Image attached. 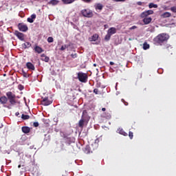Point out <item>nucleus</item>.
<instances>
[{"instance_id": "f257e3e1", "label": "nucleus", "mask_w": 176, "mask_h": 176, "mask_svg": "<svg viewBox=\"0 0 176 176\" xmlns=\"http://www.w3.org/2000/svg\"><path fill=\"white\" fill-rule=\"evenodd\" d=\"M168 40V35L164 33H162L159 34L154 38V42L157 43V45H163V43H164V42H166V41Z\"/></svg>"}, {"instance_id": "f03ea898", "label": "nucleus", "mask_w": 176, "mask_h": 176, "mask_svg": "<svg viewBox=\"0 0 176 176\" xmlns=\"http://www.w3.org/2000/svg\"><path fill=\"white\" fill-rule=\"evenodd\" d=\"M6 95L8 100H9L10 105H16V104H17V100H16V95L13 94V92L8 91Z\"/></svg>"}, {"instance_id": "7ed1b4c3", "label": "nucleus", "mask_w": 176, "mask_h": 176, "mask_svg": "<svg viewBox=\"0 0 176 176\" xmlns=\"http://www.w3.org/2000/svg\"><path fill=\"white\" fill-rule=\"evenodd\" d=\"M78 79L82 83H86L87 82V74L83 72H78Z\"/></svg>"}, {"instance_id": "20e7f679", "label": "nucleus", "mask_w": 176, "mask_h": 176, "mask_svg": "<svg viewBox=\"0 0 176 176\" xmlns=\"http://www.w3.org/2000/svg\"><path fill=\"white\" fill-rule=\"evenodd\" d=\"M81 13L84 17H91L93 16V11L89 9H84L81 10Z\"/></svg>"}, {"instance_id": "39448f33", "label": "nucleus", "mask_w": 176, "mask_h": 176, "mask_svg": "<svg viewBox=\"0 0 176 176\" xmlns=\"http://www.w3.org/2000/svg\"><path fill=\"white\" fill-rule=\"evenodd\" d=\"M18 28L22 32H27L28 31V26L24 23H19Z\"/></svg>"}, {"instance_id": "423d86ee", "label": "nucleus", "mask_w": 176, "mask_h": 176, "mask_svg": "<svg viewBox=\"0 0 176 176\" xmlns=\"http://www.w3.org/2000/svg\"><path fill=\"white\" fill-rule=\"evenodd\" d=\"M53 102L52 100H49V98L45 97L43 98V100L41 101L42 105H44L45 107H47V105H50Z\"/></svg>"}, {"instance_id": "0eeeda50", "label": "nucleus", "mask_w": 176, "mask_h": 176, "mask_svg": "<svg viewBox=\"0 0 176 176\" xmlns=\"http://www.w3.org/2000/svg\"><path fill=\"white\" fill-rule=\"evenodd\" d=\"M108 39H111V36L113 35V34H116V29L115 28H111L108 30Z\"/></svg>"}, {"instance_id": "6e6552de", "label": "nucleus", "mask_w": 176, "mask_h": 176, "mask_svg": "<svg viewBox=\"0 0 176 176\" xmlns=\"http://www.w3.org/2000/svg\"><path fill=\"white\" fill-rule=\"evenodd\" d=\"M94 8L97 12H101V10H102V9H104V5H102L100 3H98L94 5Z\"/></svg>"}, {"instance_id": "1a4fd4ad", "label": "nucleus", "mask_w": 176, "mask_h": 176, "mask_svg": "<svg viewBox=\"0 0 176 176\" xmlns=\"http://www.w3.org/2000/svg\"><path fill=\"white\" fill-rule=\"evenodd\" d=\"M15 35L20 41H24V34L19 32V31H15Z\"/></svg>"}, {"instance_id": "9d476101", "label": "nucleus", "mask_w": 176, "mask_h": 176, "mask_svg": "<svg viewBox=\"0 0 176 176\" xmlns=\"http://www.w3.org/2000/svg\"><path fill=\"white\" fill-rule=\"evenodd\" d=\"M8 97L5 96L0 97V104L5 105V104H8Z\"/></svg>"}, {"instance_id": "9b49d317", "label": "nucleus", "mask_w": 176, "mask_h": 176, "mask_svg": "<svg viewBox=\"0 0 176 176\" xmlns=\"http://www.w3.org/2000/svg\"><path fill=\"white\" fill-rule=\"evenodd\" d=\"M26 67L27 68H28L30 71H35V66L34 65V64H32L30 62H28L26 63Z\"/></svg>"}, {"instance_id": "f8f14e48", "label": "nucleus", "mask_w": 176, "mask_h": 176, "mask_svg": "<svg viewBox=\"0 0 176 176\" xmlns=\"http://www.w3.org/2000/svg\"><path fill=\"white\" fill-rule=\"evenodd\" d=\"M34 52H36V53H38L39 54H41V53H43V49H42V47L36 45L34 47Z\"/></svg>"}, {"instance_id": "ddd939ff", "label": "nucleus", "mask_w": 176, "mask_h": 176, "mask_svg": "<svg viewBox=\"0 0 176 176\" xmlns=\"http://www.w3.org/2000/svg\"><path fill=\"white\" fill-rule=\"evenodd\" d=\"M98 40V34H95L91 38H89L90 42H96Z\"/></svg>"}, {"instance_id": "4468645a", "label": "nucleus", "mask_w": 176, "mask_h": 176, "mask_svg": "<svg viewBox=\"0 0 176 176\" xmlns=\"http://www.w3.org/2000/svg\"><path fill=\"white\" fill-rule=\"evenodd\" d=\"M151 21H152V18L151 17H145L143 18V23L145 25H148L151 23Z\"/></svg>"}, {"instance_id": "2eb2a0df", "label": "nucleus", "mask_w": 176, "mask_h": 176, "mask_svg": "<svg viewBox=\"0 0 176 176\" xmlns=\"http://www.w3.org/2000/svg\"><path fill=\"white\" fill-rule=\"evenodd\" d=\"M22 131L25 134H28V133H30V131H31V129L28 126H23L22 127Z\"/></svg>"}, {"instance_id": "dca6fc26", "label": "nucleus", "mask_w": 176, "mask_h": 176, "mask_svg": "<svg viewBox=\"0 0 176 176\" xmlns=\"http://www.w3.org/2000/svg\"><path fill=\"white\" fill-rule=\"evenodd\" d=\"M117 133H118L119 134H121L122 135H124L125 137L127 136V133H126L123 129L122 128H119L118 130H117Z\"/></svg>"}, {"instance_id": "f3484780", "label": "nucleus", "mask_w": 176, "mask_h": 176, "mask_svg": "<svg viewBox=\"0 0 176 176\" xmlns=\"http://www.w3.org/2000/svg\"><path fill=\"white\" fill-rule=\"evenodd\" d=\"M48 4L56 6V5H58V0H51L49 1Z\"/></svg>"}, {"instance_id": "a211bd4d", "label": "nucleus", "mask_w": 176, "mask_h": 176, "mask_svg": "<svg viewBox=\"0 0 176 176\" xmlns=\"http://www.w3.org/2000/svg\"><path fill=\"white\" fill-rule=\"evenodd\" d=\"M162 17H163L164 19H166L167 17H171V13L166 12L162 14Z\"/></svg>"}, {"instance_id": "6ab92c4d", "label": "nucleus", "mask_w": 176, "mask_h": 176, "mask_svg": "<svg viewBox=\"0 0 176 176\" xmlns=\"http://www.w3.org/2000/svg\"><path fill=\"white\" fill-rule=\"evenodd\" d=\"M75 1L76 0H62L63 3H65V5H69V3H74V1Z\"/></svg>"}, {"instance_id": "aec40b11", "label": "nucleus", "mask_w": 176, "mask_h": 176, "mask_svg": "<svg viewBox=\"0 0 176 176\" xmlns=\"http://www.w3.org/2000/svg\"><path fill=\"white\" fill-rule=\"evenodd\" d=\"M43 61H45V63H49V57L46 56L44 54L41 55Z\"/></svg>"}, {"instance_id": "412c9836", "label": "nucleus", "mask_w": 176, "mask_h": 176, "mask_svg": "<svg viewBox=\"0 0 176 176\" xmlns=\"http://www.w3.org/2000/svg\"><path fill=\"white\" fill-rule=\"evenodd\" d=\"M23 47H24V49H28V47H31V43L26 42V43H23Z\"/></svg>"}, {"instance_id": "4be33fe9", "label": "nucleus", "mask_w": 176, "mask_h": 176, "mask_svg": "<svg viewBox=\"0 0 176 176\" xmlns=\"http://www.w3.org/2000/svg\"><path fill=\"white\" fill-rule=\"evenodd\" d=\"M148 16H149V15H148L147 11H144V12H143L141 14V17H142V19H144V18H145V17H148Z\"/></svg>"}, {"instance_id": "5701e85b", "label": "nucleus", "mask_w": 176, "mask_h": 176, "mask_svg": "<svg viewBox=\"0 0 176 176\" xmlns=\"http://www.w3.org/2000/svg\"><path fill=\"white\" fill-rule=\"evenodd\" d=\"M143 49L144 50H148V49H149V44H148V43H144L143 44Z\"/></svg>"}, {"instance_id": "b1692460", "label": "nucleus", "mask_w": 176, "mask_h": 176, "mask_svg": "<svg viewBox=\"0 0 176 176\" xmlns=\"http://www.w3.org/2000/svg\"><path fill=\"white\" fill-rule=\"evenodd\" d=\"M84 124H85V120H83V119L80 120V121L78 122L79 127H83Z\"/></svg>"}, {"instance_id": "393cba45", "label": "nucleus", "mask_w": 176, "mask_h": 176, "mask_svg": "<svg viewBox=\"0 0 176 176\" xmlns=\"http://www.w3.org/2000/svg\"><path fill=\"white\" fill-rule=\"evenodd\" d=\"M21 118L23 120H28V119H30V116L22 114Z\"/></svg>"}, {"instance_id": "a878e982", "label": "nucleus", "mask_w": 176, "mask_h": 176, "mask_svg": "<svg viewBox=\"0 0 176 176\" xmlns=\"http://www.w3.org/2000/svg\"><path fill=\"white\" fill-rule=\"evenodd\" d=\"M148 8L149 9H152V8H157V4H155L153 3H151L149 5H148Z\"/></svg>"}, {"instance_id": "bb28decb", "label": "nucleus", "mask_w": 176, "mask_h": 176, "mask_svg": "<svg viewBox=\"0 0 176 176\" xmlns=\"http://www.w3.org/2000/svg\"><path fill=\"white\" fill-rule=\"evenodd\" d=\"M54 41V39L53 38V37L50 36L47 38V42L48 43H52V42Z\"/></svg>"}, {"instance_id": "cd10ccee", "label": "nucleus", "mask_w": 176, "mask_h": 176, "mask_svg": "<svg viewBox=\"0 0 176 176\" xmlns=\"http://www.w3.org/2000/svg\"><path fill=\"white\" fill-rule=\"evenodd\" d=\"M129 137L130 138L131 140H133V133L131 131H129Z\"/></svg>"}, {"instance_id": "c85d7f7f", "label": "nucleus", "mask_w": 176, "mask_h": 176, "mask_svg": "<svg viewBox=\"0 0 176 176\" xmlns=\"http://www.w3.org/2000/svg\"><path fill=\"white\" fill-rule=\"evenodd\" d=\"M65 49H67V45H62L60 50L63 51L65 50Z\"/></svg>"}, {"instance_id": "c756f323", "label": "nucleus", "mask_w": 176, "mask_h": 176, "mask_svg": "<svg viewBox=\"0 0 176 176\" xmlns=\"http://www.w3.org/2000/svg\"><path fill=\"white\" fill-rule=\"evenodd\" d=\"M27 21H28V23H34V19H32L31 16L28 18Z\"/></svg>"}, {"instance_id": "7c9ffc66", "label": "nucleus", "mask_w": 176, "mask_h": 176, "mask_svg": "<svg viewBox=\"0 0 176 176\" xmlns=\"http://www.w3.org/2000/svg\"><path fill=\"white\" fill-rule=\"evenodd\" d=\"M70 56H71L72 58H76V57H78L77 54H72Z\"/></svg>"}, {"instance_id": "2f4dec72", "label": "nucleus", "mask_w": 176, "mask_h": 176, "mask_svg": "<svg viewBox=\"0 0 176 176\" xmlns=\"http://www.w3.org/2000/svg\"><path fill=\"white\" fill-rule=\"evenodd\" d=\"M146 12H147V14H148V16L150 14H153V10H148Z\"/></svg>"}, {"instance_id": "473e14b6", "label": "nucleus", "mask_w": 176, "mask_h": 176, "mask_svg": "<svg viewBox=\"0 0 176 176\" xmlns=\"http://www.w3.org/2000/svg\"><path fill=\"white\" fill-rule=\"evenodd\" d=\"M170 10L172 12H173L174 13H176V7L173 6V7L170 8Z\"/></svg>"}, {"instance_id": "72a5a7b5", "label": "nucleus", "mask_w": 176, "mask_h": 176, "mask_svg": "<svg viewBox=\"0 0 176 176\" xmlns=\"http://www.w3.org/2000/svg\"><path fill=\"white\" fill-rule=\"evenodd\" d=\"M30 18H32L33 20H35L36 19V14H33L30 16Z\"/></svg>"}, {"instance_id": "f704fd0d", "label": "nucleus", "mask_w": 176, "mask_h": 176, "mask_svg": "<svg viewBox=\"0 0 176 176\" xmlns=\"http://www.w3.org/2000/svg\"><path fill=\"white\" fill-rule=\"evenodd\" d=\"M94 93H95V94H98V89H94Z\"/></svg>"}, {"instance_id": "c9c22d12", "label": "nucleus", "mask_w": 176, "mask_h": 176, "mask_svg": "<svg viewBox=\"0 0 176 176\" xmlns=\"http://www.w3.org/2000/svg\"><path fill=\"white\" fill-rule=\"evenodd\" d=\"M122 102H124V105H129V103L124 101V99H122Z\"/></svg>"}, {"instance_id": "e433bc0d", "label": "nucleus", "mask_w": 176, "mask_h": 176, "mask_svg": "<svg viewBox=\"0 0 176 176\" xmlns=\"http://www.w3.org/2000/svg\"><path fill=\"white\" fill-rule=\"evenodd\" d=\"M136 28H137V26L133 25V26L131 27V28H129V30H135Z\"/></svg>"}, {"instance_id": "4c0bfd02", "label": "nucleus", "mask_w": 176, "mask_h": 176, "mask_svg": "<svg viewBox=\"0 0 176 176\" xmlns=\"http://www.w3.org/2000/svg\"><path fill=\"white\" fill-rule=\"evenodd\" d=\"M23 75L24 78H27V76H28L27 72L23 71Z\"/></svg>"}, {"instance_id": "58836bf2", "label": "nucleus", "mask_w": 176, "mask_h": 176, "mask_svg": "<svg viewBox=\"0 0 176 176\" xmlns=\"http://www.w3.org/2000/svg\"><path fill=\"white\" fill-rule=\"evenodd\" d=\"M33 125L34 126V127H38V126H39V123L34 122Z\"/></svg>"}, {"instance_id": "ea45409f", "label": "nucleus", "mask_w": 176, "mask_h": 176, "mask_svg": "<svg viewBox=\"0 0 176 176\" xmlns=\"http://www.w3.org/2000/svg\"><path fill=\"white\" fill-rule=\"evenodd\" d=\"M6 108H8V109H12V107L10 105H4Z\"/></svg>"}, {"instance_id": "a19ab883", "label": "nucleus", "mask_w": 176, "mask_h": 176, "mask_svg": "<svg viewBox=\"0 0 176 176\" xmlns=\"http://www.w3.org/2000/svg\"><path fill=\"white\" fill-rule=\"evenodd\" d=\"M84 2H86L87 3H90L91 2V0H82Z\"/></svg>"}, {"instance_id": "79ce46f5", "label": "nucleus", "mask_w": 176, "mask_h": 176, "mask_svg": "<svg viewBox=\"0 0 176 176\" xmlns=\"http://www.w3.org/2000/svg\"><path fill=\"white\" fill-rule=\"evenodd\" d=\"M114 2H124V0H113Z\"/></svg>"}, {"instance_id": "37998d69", "label": "nucleus", "mask_w": 176, "mask_h": 176, "mask_svg": "<svg viewBox=\"0 0 176 176\" xmlns=\"http://www.w3.org/2000/svg\"><path fill=\"white\" fill-rule=\"evenodd\" d=\"M137 5H138L139 6H142V2L138 1V2L137 3Z\"/></svg>"}, {"instance_id": "c03bdc74", "label": "nucleus", "mask_w": 176, "mask_h": 176, "mask_svg": "<svg viewBox=\"0 0 176 176\" xmlns=\"http://www.w3.org/2000/svg\"><path fill=\"white\" fill-rule=\"evenodd\" d=\"M105 39H106V41H109V38H108V33H107V35H106V36H105Z\"/></svg>"}, {"instance_id": "a18cd8bd", "label": "nucleus", "mask_w": 176, "mask_h": 176, "mask_svg": "<svg viewBox=\"0 0 176 176\" xmlns=\"http://www.w3.org/2000/svg\"><path fill=\"white\" fill-rule=\"evenodd\" d=\"M106 110H107V109H106L105 108H102V111L103 112H105Z\"/></svg>"}, {"instance_id": "49530a36", "label": "nucleus", "mask_w": 176, "mask_h": 176, "mask_svg": "<svg viewBox=\"0 0 176 176\" xmlns=\"http://www.w3.org/2000/svg\"><path fill=\"white\" fill-rule=\"evenodd\" d=\"M15 115H16V116H19V115H20V113L16 112V113H15Z\"/></svg>"}, {"instance_id": "de8ad7c7", "label": "nucleus", "mask_w": 176, "mask_h": 176, "mask_svg": "<svg viewBox=\"0 0 176 176\" xmlns=\"http://www.w3.org/2000/svg\"><path fill=\"white\" fill-rule=\"evenodd\" d=\"M115 64L113 62H110V65H113Z\"/></svg>"}, {"instance_id": "09e8293b", "label": "nucleus", "mask_w": 176, "mask_h": 176, "mask_svg": "<svg viewBox=\"0 0 176 176\" xmlns=\"http://www.w3.org/2000/svg\"><path fill=\"white\" fill-rule=\"evenodd\" d=\"M21 167V165L18 166V168H20Z\"/></svg>"}, {"instance_id": "8fccbe9b", "label": "nucleus", "mask_w": 176, "mask_h": 176, "mask_svg": "<svg viewBox=\"0 0 176 176\" xmlns=\"http://www.w3.org/2000/svg\"><path fill=\"white\" fill-rule=\"evenodd\" d=\"M104 27H105V28H107V25H104Z\"/></svg>"}, {"instance_id": "3c124183", "label": "nucleus", "mask_w": 176, "mask_h": 176, "mask_svg": "<svg viewBox=\"0 0 176 176\" xmlns=\"http://www.w3.org/2000/svg\"><path fill=\"white\" fill-rule=\"evenodd\" d=\"M117 86H118V83H116V88L117 87Z\"/></svg>"}, {"instance_id": "603ef678", "label": "nucleus", "mask_w": 176, "mask_h": 176, "mask_svg": "<svg viewBox=\"0 0 176 176\" xmlns=\"http://www.w3.org/2000/svg\"><path fill=\"white\" fill-rule=\"evenodd\" d=\"M94 67H96V64H94Z\"/></svg>"}]
</instances>
